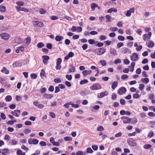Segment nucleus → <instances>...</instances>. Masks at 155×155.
<instances>
[{"label":"nucleus","instance_id":"47","mask_svg":"<svg viewBox=\"0 0 155 155\" xmlns=\"http://www.w3.org/2000/svg\"><path fill=\"white\" fill-rule=\"evenodd\" d=\"M31 77L32 78L35 79L37 78V75L36 74H32L31 75Z\"/></svg>","mask_w":155,"mask_h":155},{"label":"nucleus","instance_id":"33","mask_svg":"<svg viewBox=\"0 0 155 155\" xmlns=\"http://www.w3.org/2000/svg\"><path fill=\"white\" fill-rule=\"evenodd\" d=\"M151 147V145L150 144H145L143 146V147L145 149H148L150 148Z\"/></svg>","mask_w":155,"mask_h":155},{"label":"nucleus","instance_id":"15","mask_svg":"<svg viewBox=\"0 0 155 155\" xmlns=\"http://www.w3.org/2000/svg\"><path fill=\"white\" fill-rule=\"evenodd\" d=\"M22 41V39L18 37H16L14 39V42L16 43H20Z\"/></svg>","mask_w":155,"mask_h":155},{"label":"nucleus","instance_id":"4","mask_svg":"<svg viewBox=\"0 0 155 155\" xmlns=\"http://www.w3.org/2000/svg\"><path fill=\"white\" fill-rule=\"evenodd\" d=\"M106 49L103 47L98 48L96 50V53L98 55H101L104 53Z\"/></svg>","mask_w":155,"mask_h":155},{"label":"nucleus","instance_id":"51","mask_svg":"<svg viewBox=\"0 0 155 155\" xmlns=\"http://www.w3.org/2000/svg\"><path fill=\"white\" fill-rule=\"evenodd\" d=\"M54 87L53 86L51 85L48 88V90L50 92H53L54 90Z\"/></svg>","mask_w":155,"mask_h":155},{"label":"nucleus","instance_id":"43","mask_svg":"<svg viewBox=\"0 0 155 155\" xmlns=\"http://www.w3.org/2000/svg\"><path fill=\"white\" fill-rule=\"evenodd\" d=\"M26 134H28L29 132H31V130L28 129L26 128L23 131Z\"/></svg>","mask_w":155,"mask_h":155},{"label":"nucleus","instance_id":"22","mask_svg":"<svg viewBox=\"0 0 155 155\" xmlns=\"http://www.w3.org/2000/svg\"><path fill=\"white\" fill-rule=\"evenodd\" d=\"M149 41V43L148 45V47L149 48H151L153 47L154 45V43L151 41Z\"/></svg>","mask_w":155,"mask_h":155},{"label":"nucleus","instance_id":"49","mask_svg":"<svg viewBox=\"0 0 155 155\" xmlns=\"http://www.w3.org/2000/svg\"><path fill=\"white\" fill-rule=\"evenodd\" d=\"M87 152L88 153H91L93 152V150L91 148L88 147L87 149Z\"/></svg>","mask_w":155,"mask_h":155},{"label":"nucleus","instance_id":"27","mask_svg":"<svg viewBox=\"0 0 155 155\" xmlns=\"http://www.w3.org/2000/svg\"><path fill=\"white\" fill-rule=\"evenodd\" d=\"M88 81L87 79H84L83 80H81L80 82V84L82 85L84 84H85L88 83Z\"/></svg>","mask_w":155,"mask_h":155},{"label":"nucleus","instance_id":"24","mask_svg":"<svg viewBox=\"0 0 155 155\" xmlns=\"http://www.w3.org/2000/svg\"><path fill=\"white\" fill-rule=\"evenodd\" d=\"M63 38L62 36H57L55 38V40L57 41H60Z\"/></svg>","mask_w":155,"mask_h":155},{"label":"nucleus","instance_id":"63","mask_svg":"<svg viewBox=\"0 0 155 155\" xmlns=\"http://www.w3.org/2000/svg\"><path fill=\"white\" fill-rule=\"evenodd\" d=\"M149 116L153 117L155 116V114L153 112H150L148 114Z\"/></svg>","mask_w":155,"mask_h":155},{"label":"nucleus","instance_id":"9","mask_svg":"<svg viewBox=\"0 0 155 155\" xmlns=\"http://www.w3.org/2000/svg\"><path fill=\"white\" fill-rule=\"evenodd\" d=\"M127 91L126 89L124 87H121L118 91V93L120 95H121L123 93H125Z\"/></svg>","mask_w":155,"mask_h":155},{"label":"nucleus","instance_id":"26","mask_svg":"<svg viewBox=\"0 0 155 155\" xmlns=\"http://www.w3.org/2000/svg\"><path fill=\"white\" fill-rule=\"evenodd\" d=\"M18 155H25V153H22V151L20 150H18L17 152Z\"/></svg>","mask_w":155,"mask_h":155},{"label":"nucleus","instance_id":"55","mask_svg":"<svg viewBox=\"0 0 155 155\" xmlns=\"http://www.w3.org/2000/svg\"><path fill=\"white\" fill-rule=\"evenodd\" d=\"M129 61L127 59H125L124 61V64L128 65L130 63Z\"/></svg>","mask_w":155,"mask_h":155},{"label":"nucleus","instance_id":"59","mask_svg":"<svg viewBox=\"0 0 155 155\" xmlns=\"http://www.w3.org/2000/svg\"><path fill=\"white\" fill-rule=\"evenodd\" d=\"M49 114L50 116L52 118H54L55 117V115L54 113L52 112H50Z\"/></svg>","mask_w":155,"mask_h":155},{"label":"nucleus","instance_id":"14","mask_svg":"<svg viewBox=\"0 0 155 155\" xmlns=\"http://www.w3.org/2000/svg\"><path fill=\"white\" fill-rule=\"evenodd\" d=\"M91 72V70H84L82 71V73L84 76H86L87 74H90Z\"/></svg>","mask_w":155,"mask_h":155},{"label":"nucleus","instance_id":"64","mask_svg":"<svg viewBox=\"0 0 155 155\" xmlns=\"http://www.w3.org/2000/svg\"><path fill=\"white\" fill-rule=\"evenodd\" d=\"M76 155H83V153L82 151H79L76 153Z\"/></svg>","mask_w":155,"mask_h":155},{"label":"nucleus","instance_id":"39","mask_svg":"<svg viewBox=\"0 0 155 155\" xmlns=\"http://www.w3.org/2000/svg\"><path fill=\"white\" fill-rule=\"evenodd\" d=\"M88 47V45L87 44H84L82 46V48L83 50L86 49Z\"/></svg>","mask_w":155,"mask_h":155},{"label":"nucleus","instance_id":"13","mask_svg":"<svg viewBox=\"0 0 155 155\" xmlns=\"http://www.w3.org/2000/svg\"><path fill=\"white\" fill-rule=\"evenodd\" d=\"M91 7L92 11H93L95 10V8L98 7V5L96 3H93L91 4Z\"/></svg>","mask_w":155,"mask_h":155},{"label":"nucleus","instance_id":"60","mask_svg":"<svg viewBox=\"0 0 155 155\" xmlns=\"http://www.w3.org/2000/svg\"><path fill=\"white\" fill-rule=\"evenodd\" d=\"M60 91L59 87L58 86H56L55 88V93H56L59 92Z\"/></svg>","mask_w":155,"mask_h":155},{"label":"nucleus","instance_id":"11","mask_svg":"<svg viewBox=\"0 0 155 155\" xmlns=\"http://www.w3.org/2000/svg\"><path fill=\"white\" fill-rule=\"evenodd\" d=\"M16 9L17 11L18 12L21 11L28 12L29 11L27 9L25 8L21 7L20 6H17L16 7Z\"/></svg>","mask_w":155,"mask_h":155},{"label":"nucleus","instance_id":"1","mask_svg":"<svg viewBox=\"0 0 155 155\" xmlns=\"http://www.w3.org/2000/svg\"><path fill=\"white\" fill-rule=\"evenodd\" d=\"M91 90H97L101 88V87L100 84L96 83L93 84L90 87Z\"/></svg>","mask_w":155,"mask_h":155},{"label":"nucleus","instance_id":"7","mask_svg":"<svg viewBox=\"0 0 155 155\" xmlns=\"http://www.w3.org/2000/svg\"><path fill=\"white\" fill-rule=\"evenodd\" d=\"M130 59L132 61H136L139 59V57L138 54L136 53H133L132 55L131 56Z\"/></svg>","mask_w":155,"mask_h":155},{"label":"nucleus","instance_id":"37","mask_svg":"<svg viewBox=\"0 0 155 155\" xmlns=\"http://www.w3.org/2000/svg\"><path fill=\"white\" fill-rule=\"evenodd\" d=\"M42 58L43 59V60L46 61H48L50 59V57L49 56L46 55L42 56Z\"/></svg>","mask_w":155,"mask_h":155},{"label":"nucleus","instance_id":"42","mask_svg":"<svg viewBox=\"0 0 155 155\" xmlns=\"http://www.w3.org/2000/svg\"><path fill=\"white\" fill-rule=\"evenodd\" d=\"M133 97L134 98L137 99L140 97V96L137 94H134L133 95Z\"/></svg>","mask_w":155,"mask_h":155},{"label":"nucleus","instance_id":"2","mask_svg":"<svg viewBox=\"0 0 155 155\" xmlns=\"http://www.w3.org/2000/svg\"><path fill=\"white\" fill-rule=\"evenodd\" d=\"M32 23L33 25L35 27L38 26L42 27L44 26L43 23L41 21H32Z\"/></svg>","mask_w":155,"mask_h":155},{"label":"nucleus","instance_id":"12","mask_svg":"<svg viewBox=\"0 0 155 155\" xmlns=\"http://www.w3.org/2000/svg\"><path fill=\"white\" fill-rule=\"evenodd\" d=\"M42 97L47 99H51L53 97L52 94H48L44 93L43 94Z\"/></svg>","mask_w":155,"mask_h":155},{"label":"nucleus","instance_id":"46","mask_svg":"<svg viewBox=\"0 0 155 155\" xmlns=\"http://www.w3.org/2000/svg\"><path fill=\"white\" fill-rule=\"evenodd\" d=\"M99 39L101 41H103L105 40L106 37L105 35H101L100 36Z\"/></svg>","mask_w":155,"mask_h":155},{"label":"nucleus","instance_id":"34","mask_svg":"<svg viewBox=\"0 0 155 155\" xmlns=\"http://www.w3.org/2000/svg\"><path fill=\"white\" fill-rule=\"evenodd\" d=\"M44 46V44L42 42H40L37 45V46L38 48H41Z\"/></svg>","mask_w":155,"mask_h":155},{"label":"nucleus","instance_id":"17","mask_svg":"<svg viewBox=\"0 0 155 155\" xmlns=\"http://www.w3.org/2000/svg\"><path fill=\"white\" fill-rule=\"evenodd\" d=\"M13 67H21V64L18 62H15L14 63L12 64Z\"/></svg>","mask_w":155,"mask_h":155},{"label":"nucleus","instance_id":"35","mask_svg":"<svg viewBox=\"0 0 155 155\" xmlns=\"http://www.w3.org/2000/svg\"><path fill=\"white\" fill-rule=\"evenodd\" d=\"M144 85L142 84H139V88L140 91H142L144 88Z\"/></svg>","mask_w":155,"mask_h":155},{"label":"nucleus","instance_id":"48","mask_svg":"<svg viewBox=\"0 0 155 155\" xmlns=\"http://www.w3.org/2000/svg\"><path fill=\"white\" fill-rule=\"evenodd\" d=\"M74 55V54L72 52H69L68 53V59L71 57H72Z\"/></svg>","mask_w":155,"mask_h":155},{"label":"nucleus","instance_id":"5","mask_svg":"<svg viewBox=\"0 0 155 155\" xmlns=\"http://www.w3.org/2000/svg\"><path fill=\"white\" fill-rule=\"evenodd\" d=\"M127 141L128 144L132 147L136 146L137 145V143L133 140V139L131 138L128 139Z\"/></svg>","mask_w":155,"mask_h":155},{"label":"nucleus","instance_id":"54","mask_svg":"<svg viewBox=\"0 0 155 155\" xmlns=\"http://www.w3.org/2000/svg\"><path fill=\"white\" fill-rule=\"evenodd\" d=\"M122 133L121 132H119L115 135V137H118L121 136Z\"/></svg>","mask_w":155,"mask_h":155},{"label":"nucleus","instance_id":"23","mask_svg":"<svg viewBox=\"0 0 155 155\" xmlns=\"http://www.w3.org/2000/svg\"><path fill=\"white\" fill-rule=\"evenodd\" d=\"M39 12L41 14H44L46 12V11L43 8H40L39 10Z\"/></svg>","mask_w":155,"mask_h":155},{"label":"nucleus","instance_id":"45","mask_svg":"<svg viewBox=\"0 0 155 155\" xmlns=\"http://www.w3.org/2000/svg\"><path fill=\"white\" fill-rule=\"evenodd\" d=\"M92 148L94 150H97L98 148V147L97 145H94L92 146Z\"/></svg>","mask_w":155,"mask_h":155},{"label":"nucleus","instance_id":"19","mask_svg":"<svg viewBox=\"0 0 155 155\" xmlns=\"http://www.w3.org/2000/svg\"><path fill=\"white\" fill-rule=\"evenodd\" d=\"M141 81L142 82V83H144V82H145L146 84H147L149 82V80L148 78H141Z\"/></svg>","mask_w":155,"mask_h":155},{"label":"nucleus","instance_id":"50","mask_svg":"<svg viewBox=\"0 0 155 155\" xmlns=\"http://www.w3.org/2000/svg\"><path fill=\"white\" fill-rule=\"evenodd\" d=\"M52 45L51 43H48L46 45V47L49 49H51L52 48Z\"/></svg>","mask_w":155,"mask_h":155},{"label":"nucleus","instance_id":"38","mask_svg":"<svg viewBox=\"0 0 155 155\" xmlns=\"http://www.w3.org/2000/svg\"><path fill=\"white\" fill-rule=\"evenodd\" d=\"M100 63L103 66L106 65L107 64L105 61L101 60L100 61Z\"/></svg>","mask_w":155,"mask_h":155},{"label":"nucleus","instance_id":"18","mask_svg":"<svg viewBox=\"0 0 155 155\" xmlns=\"http://www.w3.org/2000/svg\"><path fill=\"white\" fill-rule=\"evenodd\" d=\"M110 53L114 55H116L117 54V53L116 50L114 48H110Z\"/></svg>","mask_w":155,"mask_h":155},{"label":"nucleus","instance_id":"40","mask_svg":"<svg viewBox=\"0 0 155 155\" xmlns=\"http://www.w3.org/2000/svg\"><path fill=\"white\" fill-rule=\"evenodd\" d=\"M128 51V49L126 48H123L122 53H125L127 52Z\"/></svg>","mask_w":155,"mask_h":155},{"label":"nucleus","instance_id":"32","mask_svg":"<svg viewBox=\"0 0 155 155\" xmlns=\"http://www.w3.org/2000/svg\"><path fill=\"white\" fill-rule=\"evenodd\" d=\"M117 38L119 41H124L125 39L124 37L123 36L121 35L119 36Z\"/></svg>","mask_w":155,"mask_h":155},{"label":"nucleus","instance_id":"41","mask_svg":"<svg viewBox=\"0 0 155 155\" xmlns=\"http://www.w3.org/2000/svg\"><path fill=\"white\" fill-rule=\"evenodd\" d=\"M121 62V61L120 59H116L114 61V63L115 64H117L118 63H120Z\"/></svg>","mask_w":155,"mask_h":155},{"label":"nucleus","instance_id":"53","mask_svg":"<svg viewBox=\"0 0 155 155\" xmlns=\"http://www.w3.org/2000/svg\"><path fill=\"white\" fill-rule=\"evenodd\" d=\"M117 98V95L116 94L114 93H113L111 96V98L113 100H114L116 99Z\"/></svg>","mask_w":155,"mask_h":155},{"label":"nucleus","instance_id":"31","mask_svg":"<svg viewBox=\"0 0 155 155\" xmlns=\"http://www.w3.org/2000/svg\"><path fill=\"white\" fill-rule=\"evenodd\" d=\"M32 144H36L38 143L39 141L36 139L34 138L32 140Z\"/></svg>","mask_w":155,"mask_h":155},{"label":"nucleus","instance_id":"28","mask_svg":"<svg viewBox=\"0 0 155 155\" xmlns=\"http://www.w3.org/2000/svg\"><path fill=\"white\" fill-rule=\"evenodd\" d=\"M70 66L71 68H70L69 72H73L75 71V68L73 66H72L71 64H70Z\"/></svg>","mask_w":155,"mask_h":155},{"label":"nucleus","instance_id":"52","mask_svg":"<svg viewBox=\"0 0 155 155\" xmlns=\"http://www.w3.org/2000/svg\"><path fill=\"white\" fill-rule=\"evenodd\" d=\"M124 44L122 42H119L117 44V47L118 48H119L122 46H123Z\"/></svg>","mask_w":155,"mask_h":155},{"label":"nucleus","instance_id":"8","mask_svg":"<svg viewBox=\"0 0 155 155\" xmlns=\"http://www.w3.org/2000/svg\"><path fill=\"white\" fill-rule=\"evenodd\" d=\"M121 120H123L124 123H128L131 121V119L127 117L123 116L121 118Z\"/></svg>","mask_w":155,"mask_h":155},{"label":"nucleus","instance_id":"62","mask_svg":"<svg viewBox=\"0 0 155 155\" xmlns=\"http://www.w3.org/2000/svg\"><path fill=\"white\" fill-rule=\"evenodd\" d=\"M120 103L122 105H124L125 103V100L123 99H121L120 101Z\"/></svg>","mask_w":155,"mask_h":155},{"label":"nucleus","instance_id":"21","mask_svg":"<svg viewBox=\"0 0 155 155\" xmlns=\"http://www.w3.org/2000/svg\"><path fill=\"white\" fill-rule=\"evenodd\" d=\"M2 73H4L5 71V74H8L9 73V71L8 70H7V68L4 67H3L1 71Z\"/></svg>","mask_w":155,"mask_h":155},{"label":"nucleus","instance_id":"10","mask_svg":"<svg viewBox=\"0 0 155 155\" xmlns=\"http://www.w3.org/2000/svg\"><path fill=\"white\" fill-rule=\"evenodd\" d=\"M108 94V92L107 91H105L104 92H101L100 93V95H98L97 97L98 98H101L107 95Z\"/></svg>","mask_w":155,"mask_h":155},{"label":"nucleus","instance_id":"29","mask_svg":"<svg viewBox=\"0 0 155 155\" xmlns=\"http://www.w3.org/2000/svg\"><path fill=\"white\" fill-rule=\"evenodd\" d=\"M88 93L86 92V90H84V91L81 92L80 94V95L83 96H85L88 94Z\"/></svg>","mask_w":155,"mask_h":155},{"label":"nucleus","instance_id":"56","mask_svg":"<svg viewBox=\"0 0 155 155\" xmlns=\"http://www.w3.org/2000/svg\"><path fill=\"white\" fill-rule=\"evenodd\" d=\"M39 144L41 146H45L46 145V143L44 141H41L39 143Z\"/></svg>","mask_w":155,"mask_h":155},{"label":"nucleus","instance_id":"3","mask_svg":"<svg viewBox=\"0 0 155 155\" xmlns=\"http://www.w3.org/2000/svg\"><path fill=\"white\" fill-rule=\"evenodd\" d=\"M10 152L7 149H3L0 150V155H8Z\"/></svg>","mask_w":155,"mask_h":155},{"label":"nucleus","instance_id":"44","mask_svg":"<svg viewBox=\"0 0 155 155\" xmlns=\"http://www.w3.org/2000/svg\"><path fill=\"white\" fill-rule=\"evenodd\" d=\"M137 122V119L136 118H134L132 120L131 123L133 124H135Z\"/></svg>","mask_w":155,"mask_h":155},{"label":"nucleus","instance_id":"16","mask_svg":"<svg viewBox=\"0 0 155 155\" xmlns=\"http://www.w3.org/2000/svg\"><path fill=\"white\" fill-rule=\"evenodd\" d=\"M118 82L117 81H114L112 84L111 88L114 90L117 87L118 85Z\"/></svg>","mask_w":155,"mask_h":155},{"label":"nucleus","instance_id":"30","mask_svg":"<svg viewBox=\"0 0 155 155\" xmlns=\"http://www.w3.org/2000/svg\"><path fill=\"white\" fill-rule=\"evenodd\" d=\"M6 11L5 7L0 5V11L5 12Z\"/></svg>","mask_w":155,"mask_h":155},{"label":"nucleus","instance_id":"25","mask_svg":"<svg viewBox=\"0 0 155 155\" xmlns=\"http://www.w3.org/2000/svg\"><path fill=\"white\" fill-rule=\"evenodd\" d=\"M12 99V97L10 95H8L6 96L5 100L6 101H10Z\"/></svg>","mask_w":155,"mask_h":155},{"label":"nucleus","instance_id":"57","mask_svg":"<svg viewBox=\"0 0 155 155\" xmlns=\"http://www.w3.org/2000/svg\"><path fill=\"white\" fill-rule=\"evenodd\" d=\"M153 133L152 131H151L148 135L147 137L150 138L153 135Z\"/></svg>","mask_w":155,"mask_h":155},{"label":"nucleus","instance_id":"58","mask_svg":"<svg viewBox=\"0 0 155 155\" xmlns=\"http://www.w3.org/2000/svg\"><path fill=\"white\" fill-rule=\"evenodd\" d=\"M4 139L6 140H9L10 139V137L8 135L6 134L5 137Z\"/></svg>","mask_w":155,"mask_h":155},{"label":"nucleus","instance_id":"20","mask_svg":"<svg viewBox=\"0 0 155 155\" xmlns=\"http://www.w3.org/2000/svg\"><path fill=\"white\" fill-rule=\"evenodd\" d=\"M25 43L27 44L28 45L29 44L31 43V39L30 37H28L25 39Z\"/></svg>","mask_w":155,"mask_h":155},{"label":"nucleus","instance_id":"36","mask_svg":"<svg viewBox=\"0 0 155 155\" xmlns=\"http://www.w3.org/2000/svg\"><path fill=\"white\" fill-rule=\"evenodd\" d=\"M88 43L91 45H93L95 43V40L91 39L88 40Z\"/></svg>","mask_w":155,"mask_h":155},{"label":"nucleus","instance_id":"61","mask_svg":"<svg viewBox=\"0 0 155 155\" xmlns=\"http://www.w3.org/2000/svg\"><path fill=\"white\" fill-rule=\"evenodd\" d=\"M103 43L100 42L97 43V44L96 45V46H97L99 47H101L103 46Z\"/></svg>","mask_w":155,"mask_h":155},{"label":"nucleus","instance_id":"6","mask_svg":"<svg viewBox=\"0 0 155 155\" xmlns=\"http://www.w3.org/2000/svg\"><path fill=\"white\" fill-rule=\"evenodd\" d=\"M0 35L1 37V38L2 39L7 40L10 37V35L7 33H1Z\"/></svg>","mask_w":155,"mask_h":155}]
</instances>
